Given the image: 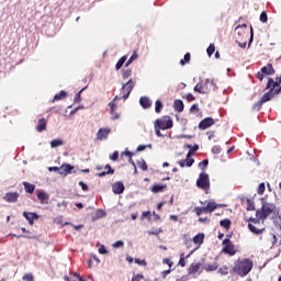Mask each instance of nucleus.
I'll return each mask as SVG.
<instances>
[{"mask_svg": "<svg viewBox=\"0 0 281 281\" xmlns=\"http://www.w3.org/2000/svg\"><path fill=\"white\" fill-rule=\"evenodd\" d=\"M133 75V70H131L130 68L124 69L122 71V78L123 80H127V78H131V76Z\"/></svg>", "mask_w": 281, "mask_h": 281, "instance_id": "obj_39", "label": "nucleus"}, {"mask_svg": "<svg viewBox=\"0 0 281 281\" xmlns=\"http://www.w3.org/2000/svg\"><path fill=\"white\" fill-rule=\"evenodd\" d=\"M221 227H224L227 232H229V228L232 227V221L228 218L222 220L220 222Z\"/></svg>", "mask_w": 281, "mask_h": 281, "instance_id": "obj_33", "label": "nucleus"}, {"mask_svg": "<svg viewBox=\"0 0 281 281\" xmlns=\"http://www.w3.org/2000/svg\"><path fill=\"white\" fill-rule=\"evenodd\" d=\"M235 32H237L238 36L236 43H238L239 41H245V38L249 36V33H247V24L238 25L235 29Z\"/></svg>", "mask_w": 281, "mask_h": 281, "instance_id": "obj_9", "label": "nucleus"}, {"mask_svg": "<svg viewBox=\"0 0 281 281\" xmlns=\"http://www.w3.org/2000/svg\"><path fill=\"white\" fill-rule=\"evenodd\" d=\"M190 58H191L190 53H187V54L184 55V58L180 60V65H182V67H183L184 65H188V63H190Z\"/></svg>", "mask_w": 281, "mask_h": 281, "instance_id": "obj_43", "label": "nucleus"}, {"mask_svg": "<svg viewBox=\"0 0 281 281\" xmlns=\"http://www.w3.org/2000/svg\"><path fill=\"white\" fill-rule=\"evenodd\" d=\"M112 115V120H119L120 119V114L114 110L113 113H111Z\"/></svg>", "mask_w": 281, "mask_h": 281, "instance_id": "obj_63", "label": "nucleus"}, {"mask_svg": "<svg viewBox=\"0 0 281 281\" xmlns=\"http://www.w3.org/2000/svg\"><path fill=\"white\" fill-rule=\"evenodd\" d=\"M35 130L37 131V133H43V131H47V120L45 117L38 119Z\"/></svg>", "mask_w": 281, "mask_h": 281, "instance_id": "obj_16", "label": "nucleus"}, {"mask_svg": "<svg viewBox=\"0 0 281 281\" xmlns=\"http://www.w3.org/2000/svg\"><path fill=\"white\" fill-rule=\"evenodd\" d=\"M212 89H214V80L206 79L205 81L198 82L194 86L193 91H195V93L207 94L212 91Z\"/></svg>", "mask_w": 281, "mask_h": 281, "instance_id": "obj_3", "label": "nucleus"}, {"mask_svg": "<svg viewBox=\"0 0 281 281\" xmlns=\"http://www.w3.org/2000/svg\"><path fill=\"white\" fill-rule=\"evenodd\" d=\"M24 218L29 221L30 225H34V221H38V214L36 213H31V212H23Z\"/></svg>", "mask_w": 281, "mask_h": 281, "instance_id": "obj_17", "label": "nucleus"}, {"mask_svg": "<svg viewBox=\"0 0 281 281\" xmlns=\"http://www.w3.org/2000/svg\"><path fill=\"white\" fill-rule=\"evenodd\" d=\"M161 232H164V229L156 228V229L148 231V235L149 236H159V234H161Z\"/></svg>", "mask_w": 281, "mask_h": 281, "instance_id": "obj_47", "label": "nucleus"}, {"mask_svg": "<svg viewBox=\"0 0 281 281\" xmlns=\"http://www.w3.org/2000/svg\"><path fill=\"white\" fill-rule=\"evenodd\" d=\"M247 210H248V212H251V211L256 210V206L254 205V202H251L250 200H248Z\"/></svg>", "mask_w": 281, "mask_h": 281, "instance_id": "obj_59", "label": "nucleus"}, {"mask_svg": "<svg viewBox=\"0 0 281 281\" xmlns=\"http://www.w3.org/2000/svg\"><path fill=\"white\" fill-rule=\"evenodd\" d=\"M276 212V204L265 202L260 210L256 212L257 218H261L265 221L270 214H273Z\"/></svg>", "mask_w": 281, "mask_h": 281, "instance_id": "obj_4", "label": "nucleus"}, {"mask_svg": "<svg viewBox=\"0 0 281 281\" xmlns=\"http://www.w3.org/2000/svg\"><path fill=\"white\" fill-rule=\"evenodd\" d=\"M175 126L172 119L168 115L161 116L154 122V128L157 137H164L161 131H170Z\"/></svg>", "mask_w": 281, "mask_h": 281, "instance_id": "obj_2", "label": "nucleus"}, {"mask_svg": "<svg viewBox=\"0 0 281 281\" xmlns=\"http://www.w3.org/2000/svg\"><path fill=\"white\" fill-rule=\"evenodd\" d=\"M166 188H168V186H166V184H154V186L150 188V191H151L154 194H157L158 192H164V190H166Z\"/></svg>", "mask_w": 281, "mask_h": 281, "instance_id": "obj_25", "label": "nucleus"}, {"mask_svg": "<svg viewBox=\"0 0 281 281\" xmlns=\"http://www.w3.org/2000/svg\"><path fill=\"white\" fill-rule=\"evenodd\" d=\"M79 186L81 190H83V192H87L89 190V186H87V183H85L83 181H80Z\"/></svg>", "mask_w": 281, "mask_h": 281, "instance_id": "obj_57", "label": "nucleus"}, {"mask_svg": "<svg viewBox=\"0 0 281 281\" xmlns=\"http://www.w3.org/2000/svg\"><path fill=\"white\" fill-rule=\"evenodd\" d=\"M223 254H227L228 256H236V247L234 246V244L229 240V238H225L223 240Z\"/></svg>", "mask_w": 281, "mask_h": 281, "instance_id": "obj_8", "label": "nucleus"}, {"mask_svg": "<svg viewBox=\"0 0 281 281\" xmlns=\"http://www.w3.org/2000/svg\"><path fill=\"white\" fill-rule=\"evenodd\" d=\"M216 269H218L217 263H207L204 266V270L206 271H216Z\"/></svg>", "mask_w": 281, "mask_h": 281, "instance_id": "obj_38", "label": "nucleus"}, {"mask_svg": "<svg viewBox=\"0 0 281 281\" xmlns=\"http://www.w3.org/2000/svg\"><path fill=\"white\" fill-rule=\"evenodd\" d=\"M199 269H201V262L198 263H191L188 268L189 276H194V273H198Z\"/></svg>", "mask_w": 281, "mask_h": 281, "instance_id": "obj_23", "label": "nucleus"}, {"mask_svg": "<svg viewBox=\"0 0 281 281\" xmlns=\"http://www.w3.org/2000/svg\"><path fill=\"white\" fill-rule=\"evenodd\" d=\"M259 21L261 22V23H267L268 21H269V16L267 15V12H261V14H260V18H259Z\"/></svg>", "mask_w": 281, "mask_h": 281, "instance_id": "obj_49", "label": "nucleus"}, {"mask_svg": "<svg viewBox=\"0 0 281 281\" xmlns=\"http://www.w3.org/2000/svg\"><path fill=\"white\" fill-rule=\"evenodd\" d=\"M270 90L268 92H266L262 97H261V102L265 104V102H269V100H271L272 98H274V95H278V92H276V90H272V88H269Z\"/></svg>", "mask_w": 281, "mask_h": 281, "instance_id": "obj_18", "label": "nucleus"}, {"mask_svg": "<svg viewBox=\"0 0 281 281\" xmlns=\"http://www.w3.org/2000/svg\"><path fill=\"white\" fill-rule=\"evenodd\" d=\"M3 200L7 201V203H16V201H19V193L8 192L4 194Z\"/></svg>", "mask_w": 281, "mask_h": 281, "instance_id": "obj_15", "label": "nucleus"}, {"mask_svg": "<svg viewBox=\"0 0 281 281\" xmlns=\"http://www.w3.org/2000/svg\"><path fill=\"white\" fill-rule=\"evenodd\" d=\"M173 109L178 113H183V109H186V104H183V101L181 99H177L173 102Z\"/></svg>", "mask_w": 281, "mask_h": 281, "instance_id": "obj_21", "label": "nucleus"}, {"mask_svg": "<svg viewBox=\"0 0 281 281\" xmlns=\"http://www.w3.org/2000/svg\"><path fill=\"white\" fill-rule=\"evenodd\" d=\"M74 278H76V280H78V281H87V280L82 279V277L79 273H74Z\"/></svg>", "mask_w": 281, "mask_h": 281, "instance_id": "obj_64", "label": "nucleus"}, {"mask_svg": "<svg viewBox=\"0 0 281 281\" xmlns=\"http://www.w3.org/2000/svg\"><path fill=\"white\" fill-rule=\"evenodd\" d=\"M214 52H216V46H214V44H210V46L206 49V54L207 56L212 57V55L214 54Z\"/></svg>", "mask_w": 281, "mask_h": 281, "instance_id": "obj_45", "label": "nucleus"}, {"mask_svg": "<svg viewBox=\"0 0 281 281\" xmlns=\"http://www.w3.org/2000/svg\"><path fill=\"white\" fill-rule=\"evenodd\" d=\"M119 158H120V153L117 151H114L112 156H110V159H112V161H117Z\"/></svg>", "mask_w": 281, "mask_h": 281, "instance_id": "obj_58", "label": "nucleus"}, {"mask_svg": "<svg viewBox=\"0 0 281 281\" xmlns=\"http://www.w3.org/2000/svg\"><path fill=\"white\" fill-rule=\"evenodd\" d=\"M218 273L222 276H227L229 273V267L223 266L218 269Z\"/></svg>", "mask_w": 281, "mask_h": 281, "instance_id": "obj_44", "label": "nucleus"}, {"mask_svg": "<svg viewBox=\"0 0 281 281\" xmlns=\"http://www.w3.org/2000/svg\"><path fill=\"white\" fill-rule=\"evenodd\" d=\"M123 155H125V157L130 158V164H133V166H135V162L133 161V153H131L128 149H126Z\"/></svg>", "mask_w": 281, "mask_h": 281, "instance_id": "obj_51", "label": "nucleus"}, {"mask_svg": "<svg viewBox=\"0 0 281 281\" xmlns=\"http://www.w3.org/2000/svg\"><path fill=\"white\" fill-rule=\"evenodd\" d=\"M192 157V151H189L188 155H187V159H182V160H179V166L180 168H190L192 167V164H194V158H191Z\"/></svg>", "mask_w": 281, "mask_h": 281, "instance_id": "obj_12", "label": "nucleus"}, {"mask_svg": "<svg viewBox=\"0 0 281 281\" xmlns=\"http://www.w3.org/2000/svg\"><path fill=\"white\" fill-rule=\"evenodd\" d=\"M139 55H137V52H134L132 56L127 59L125 63V67H128L134 60H137Z\"/></svg>", "mask_w": 281, "mask_h": 281, "instance_id": "obj_37", "label": "nucleus"}, {"mask_svg": "<svg viewBox=\"0 0 281 281\" xmlns=\"http://www.w3.org/2000/svg\"><path fill=\"white\" fill-rule=\"evenodd\" d=\"M276 74V68H273L272 64H267L266 66H263L260 71H258L256 74V78L257 80H259L260 82H262V80H265V76H273Z\"/></svg>", "mask_w": 281, "mask_h": 281, "instance_id": "obj_5", "label": "nucleus"}, {"mask_svg": "<svg viewBox=\"0 0 281 281\" xmlns=\"http://www.w3.org/2000/svg\"><path fill=\"white\" fill-rule=\"evenodd\" d=\"M114 249H119V247H124V241L117 240L113 244Z\"/></svg>", "mask_w": 281, "mask_h": 281, "instance_id": "obj_56", "label": "nucleus"}, {"mask_svg": "<svg viewBox=\"0 0 281 281\" xmlns=\"http://www.w3.org/2000/svg\"><path fill=\"white\" fill-rule=\"evenodd\" d=\"M196 187L200 190H210V175L205 172L200 173L196 180Z\"/></svg>", "mask_w": 281, "mask_h": 281, "instance_id": "obj_6", "label": "nucleus"}, {"mask_svg": "<svg viewBox=\"0 0 281 281\" xmlns=\"http://www.w3.org/2000/svg\"><path fill=\"white\" fill-rule=\"evenodd\" d=\"M248 229L252 233L256 234V236H260L265 232V228H257L254 226V224H248Z\"/></svg>", "mask_w": 281, "mask_h": 281, "instance_id": "obj_30", "label": "nucleus"}, {"mask_svg": "<svg viewBox=\"0 0 281 281\" xmlns=\"http://www.w3.org/2000/svg\"><path fill=\"white\" fill-rule=\"evenodd\" d=\"M22 280L34 281V276L32 273H26L22 277Z\"/></svg>", "mask_w": 281, "mask_h": 281, "instance_id": "obj_55", "label": "nucleus"}, {"mask_svg": "<svg viewBox=\"0 0 281 281\" xmlns=\"http://www.w3.org/2000/svg\"><path fill=\"white\" fill-rule=\"evenodd\" d=\"M251 269H254V261L246 258L235 261L232 271L240 278H245V276H247L251 271Z\"/></svg>", "mask_w": 281, "mask_h": 281, "instance_id": "obj_1", "label": "nucleus"}, {"mask_svg": "<svg viewBox=\"0 0 281 281\" xmlns=\"http://www.w3.org/2000/svg\"><path fill=\"white\" fill-rule=\"evenodd\" d=\"M24 190L27 192V194H34V190H36V186L30 183V182H23Z\"/></svg>", "mask_w": 281, "mask_h": 281, "instance_id": "obj_29", "label": "nucleus"}, {"mask_svg": "<svg viewBox=\"0 0 281 281\" xmlns=\"http://www.w3.org/2000/svg\"><path fill=\"white\" fill-rule=\"evenodd\" d=\"M199 111H201L199 109V103H194L193 105H191L190 113H199Z\"/></svg>", "mask_w": 281, "mask_h": 281, "instance_id": "obj_53", "label": "nucleus"}, {"mask_svg": "<svg viewBox=\"0 0 281 281\" xmlns=\"http://www.w3.org/2000/svg\"><path fill=\"white\" fill-rule=\"evenodd\" d=\"M216 122L214 121V119L212 117H205L204 120H202L199 123V130L200 131H207V128H210V126H214Z\"/></svg>", "mask_w": 281, "mask_h": 281, "instance_id": "obj_11", "label": "nucleus"}, {"mask_svg": "<svg viewBox=\"0 0 281 281\" xmlns=\"http://www.w3.org/2000/svg\"><path fill=\"white\" fill-rule=\"evenodd\" d=\"M192 254H194V250H192L189 255H187L186 256V254H181L180 255V259H179V262H178V265L180 266V267H186V259H188V258H190V256H192Z\"/></svg>", "mask_w": 281, "mask_h": 281, "instance_id": "obj_31", "label": "nucleus"}, {"mask_svg": "<svg viewBox=\"0 0 281 281\" xmlns=\"http://www.w3.org/2000/svg\"><path fill=\"white\" fill-rule=\"evenodd\" d=\"M63 144H64L63 139H59V138L50 140L52 148H58V146H63Z\"/></svg>", "mask_w": 281, "mask_h": 281, "instance_id": "obj_35", "label": "nucleus"}, {"mask_svg": "<svg viewBox=\"0 0 281 281\" xmlns=\"http://www.w3.org/2000/svg\"><path fill=\"white\" fill-rule=\"evenodd\" d=\"M203 240H205V234H203V233H199L198 235H195L193 237L194 245L201 246V245H203Z\"/></svg>", "mask_w": 281, "mask_h": 281, "instance_id": "obj_26", "label": "nucleus"}, {"mask_svg": "<svg viewBox=\"0 0 281 281\" xmlns=\"http://www.w3.org/2000/svg\"><path fill=\"white\" fill-rule=\"evenodd\" d=\"M281 76L277 77L276 80H273V78H269L266 89H271L272 91H274V93H280L281 91Z\"/></svg>", "mask_w": 281, "mask_h": 281, "instance_id": "obj_7", "label": "nucleus"}, {"mask_svg": "<svg viewBox=\"0 0 281 281\" xmlns=\"http://www.w3.org/2000/svg\"><path fill=\"white\" fill-rule=\"evenodd\" d=\"M109 133H111V130L109 128H100L97 133V139L102 142L103 139H108Z\"/></svg>", "mask_w": 281, "mask_h": 281, "instance_id": "obj_20", "label": "nucleus"}, {"mask_svg": "<svg viewBox=\"0 0 281 281\" xmlns=\"http://www.w3.org/2000/svg\"><path fill=\"white\" fill-rule=\"evenodd\" d=\"M71 170H74V166L71 165H61L59 167V175L63 177H67V175H71Z\"/></svg>", "mask_w": 281, "mask_h": 281, "instance_id": "obj_19", "label": "nucleus"}, {"mask_svg": "<svg viewBox=\"0 0 281 281\" xmlns=\"http://www.w3.org/2000/svg\"><path fill=\"white\" fill-rule=\"evenodd\" d=\"M209 164H210V160L204 159L201 162H199V168H201V170H205V168H207Z\"/></svg>", "mask_w": 281, "mask_h": 281, "instance_id": "obj_50", "label": "nucleus"}, {"mask_svg": "<svg viewBox=\"0 0 281 281\" xmlns=\"http://www.w3.org/2000/svg\"><path fill=\"white\" fill-rule=\"evenodd\" d=\"M194 212L196 216H201V214H207V211H205V206H196L194 209Z\"/></svg>", "mask_w": 281, "mask_h": 281, "instance_id": "obj_40", "label": "nucleus"}, {"mask_svg": "<svg viewBox=\"0 0 281 281\" xmlns=\"http://www.w3.org/2000/svg\"><path fill=\"white\" fill-rule=\"evenodd\" d=\"M151 104H153V101H150V99H148L147 97L142 98L143 109H150Z\"/></svg>", "mask_w": 281, "mask_h": 281, "instance_id": "obj_34", "label": "nucleus"}, {"mask_svg": "<svg viewBox=\"0 0 281 281\" xmlns=\"http://www.w3.org/2000/svg\"><path fill=\"white\" fill-rule=\"evenodd\" d=\"M182 98H186V100H188V102H194V100H196V98L192 93H188V94L183 95Z\"/></svg>", "mask_w": 281, "mask_h": 281, "instance_id": "obj_54", "label": "nucleus"}, {"mask_svg": "<svg viewBox=\"0 0 281 281\" xmlns=\"http://www.w3.org/2000/svg\"><path fill=\"white\" fill-rule=\"evenodd\" d=\"M115 100H117V97H115L114 100L109 103L110 113H113V111H117V104H115Z\"/></svg>", "mask_w": 281, "mask_h": 281, "instance_id": "obj_42", "label": "nucleus"}, {"mask_svg": "<svg viewBox=\"0 0 281 281\" xmlns=\"http://www.w3.org/2000/svg\"><path fill=\"white\" fill-rule=\"evenodd\" d=\"M200 203H201V205H206V206H204V210L206 211V214H207V212L210 213V214H212V212H214V210H216V207H218V204H216V202H214V201H205V202H203V201H200Z\"/></svg>", "mask_w": 281, "mask_h": 281, "instance_id": "obj_13", "label": "nucleus"}, {"mask_svg": "<svg viewBox=\"0 0 281 281\" xmlns=\"http://www.w3.org/2000/svg\"><path fill=\"white\" fill-rule=\"evenodd\" d=\"M135 87V83L133 80H128L125 85H123L121 89V93L123 94V100L128 99V95H131V91H133V88Z\"/></svg>", "mask_w": 281, "mask_h": 281, "instance_id": "obj_10", "label": "nucleus"}, {"mask_svg": "<svg viewBox=\"0 0 281 281\" xmlns=\"http://www.w3.org/2000/svg\"><path fill=\"white\" fill-rule=\"evenodd\" d=\"M268 243H270L271 247L278 243V237L274 234H270L268 236Z\"/></svg>", "mask_w": 281, "mask_h": 281, "instance_id": "obj_41", "label": "nucleus"}, {"mask_svg": "<svg viewBox=\"0 0 281 281\" xmlns=\"http://www.w3.org/2000/svg\"><path fill=\"white\" fill-rule=\"evenodd\" d=\"M223 149L221 148V146H218V145H215V146H213L212 147V153L214 154V155H221V151H222Z\"/></svg>", "mask_w": 281, "mask_h": 281, "instance_id": "obj_52", "label": "nucleus"}, {"mask_svg": "<svg viewBox=\"0 0 281 281\" xmlns=\"http://www.w3.org/2000/svg\"><path fill=\"white\" fill-rule=\"evenodd\" d=\"M37 199L38 201H41L42 205H45V203H47V200L49 199V195H47L45 191H41L37 193Z\"/></svg>", "mask_w": 281, "mask_h": 281, "instance_id": "obj_28", "label": "nucleus"}, {"mask_svg": "<svg viewBox=\"0 0 281 281\" xmlns=\"http://www.w3.org/2000/svg\"><path fill=\"white\" fill-rule=\"evenodd\" d=\"M105 171L97 173V177H106V175H115V169L111 168V165H105Z\"/></svg>", "mask_w": 281, "mask_h": 281, "instance_id": "obj_22", "label": "nucleus"}, {"mask_svg": "<svg viewBox=\"0 0 281 281\" xmlns=\"http://www.w3.org/2000/svg\"><path fill=\"white\" fill-rule=\"evenodd\" d=\"M126 60H128V56H127V55L122 56V57L117 60V63H116V65H115V70H116V71H120L121 67H124V64L126 63Z\"/></svg>", "mask_w": 281, "mask_h": 281, "instance_id": "obj_27", "label": "nucleus"}, {"mask_svg": "<svg viewBox=\"0 0 281 281\" xmlns=\"http://www.w3.org/2000/svg\"><path fill=\"white\" fill-rule=\"evenodd\" d=\"M262 104H265L262 102V100L260 99L259 101H257L254 105H252V109L254 111H260L262 109Z\"/></svg>", "mask_w": 281, "mask_h": 281, "instance_id": "obj_46", "label": "nucleus"}, {"mask_svg": "<svg viewBox=\"0 0 281 281\" xmlns=\"http://www.w3.org/2000/svg\"><path fill=\"white\" fill-rule=\"evenodd\" d=\"M113 194H123L124 193V182L116 181L112 184Z\"/></svg>", "mask_w": 281, "mask_h": 281, "instance_id": "obj_14", "label": "nucleus"}, {"mask_svg": "<svg viewBox=\"0 0 281 281\" xmlns=\"http://www.w3.org/2000/svg\"><path fill=\"white\" fill-rule=\"evenodd\" d=\"M65 98H67V92L65 90H61L57 94L54 95L53 102H58L59 100H65Z\"/></svg>", "mask_w": 281, "mask_h": 281, "instance_id": "obj_32", "label": "nucleus"}, {"mask_svg": "<svg viewBox=\"0 0 281 281\" xmlns=\"http://www.w3.org/2000/svg\"><path fill=\"white\" fill-rule=\"evenodd\" d=\"M21 231L26 234V235H18L16 238H29V239H34L36 238V236L30 232V231H26L25 227H22Z\"/></svg>", "mask_w": 281, "mask_h": 281, "instance_id": "obj_24", "label": "nucleus"}, {"mask_svg": "<svg viewBox=\"0 0 281 281\" xmlns=\"http://www.w3.org/2000/svg\"><path fill=\"white\" fill-rule=\"evenodd\" d=\"M265 190H266V186H265V182H261L259 186H258V189H257V194H265Z\"/></svg>", "mask_w": 281, "mask_h": 281, "instance_id": "obj_48", "label": "nucleus"}, {"mask_svg": "<svg viewBox=\"0 0 281 281\" xmlns=\"http://www.w3.org/2000/svg\"><path fill=\"white\" fill-rule=\"evenodd\" d=\"M162 262H164V265H168V267H172V261L170 260V259H168V258H165L164 260H162Z\"/></svg>", "mask_w": 281, "mask_h": 281, "instance_id": "obj_62", "label": "nucleus"}, {"mask_svg": "<svg viewBox=\"0 0 281 281\" xmlns=\"http://www.w3.org/2000/svg\"><path fill=\"white\" fill-rule=\"evenodd\" d=\"M82 91H85V88L81 89V90L75 95V102H80V100H81L80 95H81Z\"/></svg>", "mask_w": 281, "mask_h": 281, "instance_id": "obj_60", "label": "nucleus"}, {"mask_svg": "<svg viewBox=\"0 0 281 281\" xmlns=\"http://www.w3.org/2000/svg\"><path fill=\"white\" fill-rule=\"evenodd\" d=\"M162 110H164V103L160 100H157L155 102V112L161 113Z\"/></svg>", "mask_w": 281, "mask_h": 281, "instance_id": "obj_36", "label": "nucleus"}, {"mask_svg": "<svg viewBox=\"0 0 281 281\" xmlns=\"http://www.w3.org/2000/svg\"><path fill=\"white\" fill-rule=\"evenodd\" d=\"M189 148H191V149L189 150V153H191V155H192V153H196V150H199V145H194V146L189 145Z\"/></svg>", "mask_w": 281, "mask_h": 281, "instance_id": "obj_61", "label": "nucleus"}]
</instances>
